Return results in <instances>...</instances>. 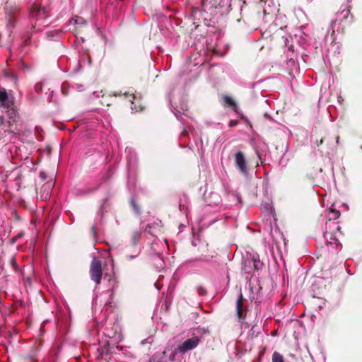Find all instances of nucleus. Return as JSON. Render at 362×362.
<instances>
[{
    "label": "nucleus",
    "instance_id": "f257e3e1",
    "mask_svg": "<svg viewBox=\"0 0 362 362\" xmlns=\"http://www.w3.org/2000/svg\"><path fill=\"white\" fill-rule=\"evenodd\" d=\"M89 275L92 281L98 286L100 284L103 276V267L100 259L93 257L89 268Z\"/></svg>",
    "mask_w": 362,
    "mask_h": 362
},
{
    "label": "nucleus",
    "instance_id": "f03ea898",
    "mask_svg": "<svg viewBox=\"0 0 362 362\" xmlns=\"http://www.w3.org/2000/svg\"><path fill=\"white\" fill-rule=\"evenodd\" d=\"M201 338L198 336H193L192 338L187 339L177 346V350L180 354H185L186 352L195 349L199 344Z\"/></svg>",
    "mask_w": 362,
    "mask_h": 362
},
{
    "label": "nucleus",
    "instance_id": "7ed1b4c3",
    "mask_svg": "<svg viewBox=\"0 0 362 362\" xmlns=\"http://www.w3.org/2000/svg\"><path fill=\"white\" fill-rule=\"evenodd\" d=\"M262 265L263 264L259 257H252V259L245 260L243 270L245 273L252 274L261 270Z\"/></svg>",
    "mask_w": 362,
    "mask_h": 362
},
{
    "label": "nucleus",
    "instance_id": "20e7f679",
    "mask_svg": "<svg viewBox=\"0 0 362 362\" xmlns=\"http://www.w3.org/2000/svg\"><path fill=\"white\" fill-rule=\"evenodd\" d=\"M234 164L239 172L246 174L247 172V161L242 151H238L234 156Z\"/></svg>",
    "mask_w": 362,
    "mask_h": 362
},
{
    "label": "nucleus",
    "instance_id": "39448f33",
    "mask_svg": "<svg viewBox=\"0 0 362 362\" xmlns=\"http://www.w3.org/2000/svg\"><path fill=\"white\" fill-rule=\"evenodd\" d=\"M244 300L243 296L240 293L236 302V314L239 320H244L246 317V312L243 308Z\"/></svg>",
    "mask_w": 362,
    "mask_h": 362
},
{
    "label": "nucleus",
    "instance_id": "423d86ee",
    "mask_svg": "<svg viewBox=\"0 0 362 362\" xmlns=\"http://www.w3.org/2000/svg\"><path fill=\"white\" fill-rule=\"evenodd\" d=\"M105 278H108L110 288L107 290V292L110 293V296H112L115 294V289L118 287V281L114 274L105 273Z\"/></svg>",
    "mask_w": 362,
    "mask_h": 362
},
{
    "label": "nucleus",
    "instance_id": "0eeeda50",
    "mask_svg": "<svg viewBox=\"0 0 362 362\" xmlns=\"http://www.w3.org/2000/svg\"><path fill=\"white\" fill-rule=\"evenodd\" d=\"M222 99L226 106L232 107L235 111H236V103L231 97L228 95H223Z\"/></svg>",
    "mask_w": 362,
    "mask_h": 362
},
{
    "label": "nucleus",
    "instance_id": "6e6552de",
    "mask_svg": "<svg viewBox=\"0 0 362 362\" xmlns=\"http://www.w3.org/2000/svg\"><path fill=\"white\" fill-rule=\"evenodd\" d=\"M44 10L40 8L37 4H33L30 8V13L33 17L39 18L41 13H44Z\"/></svg>",
    "mask_w": 362,
    "mask_h": 362
},
{
    "label": "nucleus",
    "instance_id": "1a4fd4ad",
    "mask_svg": "<svg viewBox=\"0 0 362 362\" xmlns=\"http://www.w3.org/2000/svg\"><path fill=\"white\" fill-rule=\"evenodd\" d=\"M223 2V0H202V4H209L211 7L216 8L218 6H221Z\"/></svg>",
    "mask_w": 362,
    "mask_h": 362
},
{
    "label": "nucleus",
    "instance_id": "9d476101",
    "mask_svg": "<svg viewBox=\"0 0 362 362\" xmlns=\"http://www.w3.org/2000/svg\"><path fill=\"white\" fill-rule=\"evenodd\" d=\"M8 100V94L6 90L3 88L0 90V103L1 105L4 107L6 106V102Z\"/></svg>",
    "mask_w": 362,
    "mask_h": 362
},
{
    "label": "nucleus",
    "instance_id": "9b49d317",
    "mask_svg": "<svg viewBox=\"0 0 362 362\" xmlns=\"http://www.w3.org/2000/svg\"><path fill=\"white\" fill-rule=\"evenodd\" d=\"M141 232L136 231L133 233L132 237V243L133 245H136L139 240H141Z\"/></svg>",
    "mask_w": 362,
    "mask_h": 362
},
{
    "label": "nucleus",
    "instance_id": "f8f14e48",
    "mask_svg": "<svg viewBox=\"0 0 362 362\" xmlns=\"http://www.w3.org/2000/svg\"><path fill=\"white\" fill-rule=\"evenodd\" d=\"M272 362H284V357L277 351H274L272 355Z\"/></svg>",
    "mask_w": 362,
    "mask_h": 362
},
{
    "label": "nucleus",
    "instance_id": "ddd939ff",
    "mask_svg": "<svg viewBox=\"0 0 362 362\" xmlns=\"http://www.w3.org/2000/svg\"><path fill=\"white\" fill-rule=\"evenodd\" d=\"M340 211L337 209H331L330 210V216L329 220L333 219L336 220L340 216Z\"/></svg>",
    "mask_w": 362,
    "mask_h": 362
},
{
    "label": "nucleus",
    "instance_id": "4468645a",
    "mask_svg": "<svg viewBox=\"0 0 362 362\" xmlns=\"http://www.w3.org/2000/svg\"><path fill=\"white\" fill-rule=\"evenodd\" d=\"M9 119L15 122V118L16 116V112L14 110H10L8 111Z\"/></svg>",
    "mask_w": 362,
    "mask_h": 362
},
{
    "label": "nucleus",
    "instance_id": "2eb2a0df",
    "mask_svg": "<svg viewBox=\"0 0 362 362\" xmlns=\"http://www.w3.org/2000/svg\"><path fill=\"white\" fill-rule=\"evenodd\" d=\"M131 205L135 212H136V213L140 212L139 206L137 205V204L136 203V202L134 200H132Z\"/></svg>",
    "mask_w": 362,
    "mask_h": 362
},
{
    "label": "nucleus",
    "instance_id": "dca6fc26",
    "mask_svg": "<svg viewBox=\"0 0 362 362\" xmlns=\"http://www.w3.org/2000/svg\"><path fill=\"white\" fill-rule=\"evenodd\" d=\"M16 22V18L15 16L10 13H9V18H8V23L11 26H13Z\"/></svg>",
    "mask_w": 362,
    "mask_h": 362
},
{
    "label": "nucleus",
    "instance_id": "f3484780",
    "mask_svg": "<svg viewBox=\"0 0 362 362\" xmlns=\"http://www.w3.org/2000/svg\"><path fill=\"white\" fill-rule=\"evenodd\" d=\"M10 261H11V264L13 267V268L16 270L18 269V265H17L16 258L13 256H12Z\"/></svg>",
    "mask_w": 362,
    "mask_h": 362
},
{
    "label": "nucleus",
    "instance_id": "a211bd4d",
    "mask_svg": "<svg viewBox=\"0 0 362 362\" xmlns=\"http://www.w3.org/2000/svg\"><path fill=\"white\" fill-rule=\"evenodd\" d=\"M12 216L14 217V218L16 221H20L21 220V217L19 216V215L18 214V213H17V211L16 210L12 211Z\"/></svg>",
    "mask_w": 362,
    "mask_h": 362
},
{
    "label": "nucleus",
    "instance_id": "6ab92c4d",
    "mask_svg": "<svg viewBox=\"0 0 362 362\" xmlns=\"http://www.w3.org/2000/svg\"><path fill=\"white\" fill-rule=\"evenodd\" d=\"M198 289H199V295L203 296V295H205V294H206V290H205L202 286H199V287H198Z\"/></svg>",
    "mask_w": 362,
    "mask_h": 362
},
{
    "label": "nucleus",
    "instance_id": "aec40b11",
    "mask_svg": "<svg viewBox=\"0 0 362 362\" xmlns=\"http://www.w3.org/2000/svg\"><path fill=\"white\" fill-rule=\"evenodd\" d=\"M237 124H238L237 120H231L229 123V127H233L236 126Z\"/></svg>",
    "mask_w": 362,
    "mask_h": 362
},
{
    "label": "nucleus",
    "instance_id": "412c9836",
    "mask_svg": "<svg viewBox=\"0 0 362 362\" xmlns=\"http://www.w3.org/2000/svg\"><path fill=\"white\" fill-rule=\"evenodd\" d=\"M13 122L12 120H10V121H8V125L9 129H7L6 131H9V132H13V131L11 129V126L13 125Z\"/></svg>",
    "mask_w": 362,
    "mask_h": 362
},
{
    "label": "nucleus",
    "instance_id": "4be33fe9",
    "mask_svg": "<svg viewBox=\"0 0 362 362\" xmlns=\"http://www.w3.org/2000/svg\"><path fill=\"white\" fill-rule=\"evenodd\" d=\"M4 116H0V125H3L4 124Z\"/></svg>",
    "mask_w": 362,
    "mask_h": 362
},
{
    "label": "nucleus",
    "instance_id": "5701e85b",
    "mask_svg": "<svg viewBox=\"0 0 362 362\" xmlns=\"http://www.w3.org/2000/svg\"><path fill=\"white\" fill-rule=\"evenodd\" d=\"M323 143V139H321L319 141H316V145L318 146L320 145H321Z\"/></svg>",
    "mask_w": 362,
    "mask_h": 362
},
{
    "label": "nucleus",
    "instance_id": "b1692460",
    "mask_svg": "<svg viewBox=\"0 0 362 362\" xmlns=\"http://www.w3.org/2000/svg\"><path fill=\"white\" fill-rule=\"evenodd\" d=\"M91 230H92L93 234L95 235V230H96V227L95 226H93L92 228H91Z\"/></svg>",
    "mask_w": 362,
    "mask_h": 362
},
{
    "label": "nucleus",
    "instance_id": "393cba45",
    "mask_svg": "<svg viewBox=\"0 0 362 362\" xmlns=\"http://www.w3.org/2000/svg\"><path fill=\"white\" fill-rule=\"evenodd\" d=\"M126 257L128 259H133L134 257V256H133V255H127Z\"/></svg>",
    "mask_w": 362,
    "mask_h": 362
},
{
    "label": "nucleus",
    "instance_id": "a878e982",
    "mask_svg": "<svg viewBox=\"0 0 362 362\" xmlns=\"http://www.w3.org/2000/svg\"><path fill=\"white\" fill-rule=\"evenodd\" d=\"M21 236H23V233H19V234L17 235V238H20V237H21Z\"/></svg>",
    "mask_w": 362,
    "mask_h": 362
},
{
    "label": "nucleus",
    "instance_id": "bb28decb",
    "mask_svg": "<svg viewBox=\"0 0 362 362\" xmlns=\"http://www.w3.org/2000/svg\"><path fill=\"white\" fill-rule=\"evenodd\" d=\"M38 89H39V90H38V91H40V90H42V86H41V85L40 86V87H38Z\"/></svg>",
    "mask_w": 362,
    "mask_h": 362
},
{
    "label": "nucleus",
    "instance_id": "cd10ccee",
    "mask_svg": "<svg viewBox=\"0 0 362 362\" xmlns=\"http://www.w3.org/2000/svg\"><path fill=\"white\" fill-rule=\"evenodd\" d=\"M339 136H337V142H338Z\"/></svg>",
    "mask_w": 362,
    "mask_h": 362
}]
</instances>
